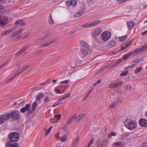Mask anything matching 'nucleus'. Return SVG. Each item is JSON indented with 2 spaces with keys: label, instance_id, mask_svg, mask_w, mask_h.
<instances>
[{
  "label": "nucleus",
  "instance_id": "79ce46f5",
  "mask_svg": "<svg viewBox=\"0 0 147 147\" xmlns=\"http://www.w3.org/2000/svg\"><path fill=\"white\" fill-rule=\"evenodd\" d=\"M128 70H125L123 72L121 73L120 74L121 76H125L128 73Z\"/></svg>",
  "mask_w": 147,
  "mask_h": 147
},
{
  "label": "nucleus",
  "instance_id": "9d476101",
  "mask_svg": "<svg viewBox=\"0 0 147 147\" xmlns=\"http://www.w3.org/2000/svg\"><path fill=\"white\" fill-rule=\"evenodd\" d=\"M6 113L0 115V124L3 123L9 119V116Z\"/></svg>",
  "mask_w": 147,
  "mask_h": 147
},
{
  "label": "nucleus",
  "instance_id": "c03bdc74",
  "mask_svg": "<svg viewBox=\"0 0 147 147\" xmlns=\"http://www.w3.org/2000/svg\"><path fill=\"white\" fill-rule=\"evenodd\" d=\"M113 101L114 102H117V101H119V102H118V104L121 102V99L118 97L115 98H114Z\"/></svg>",
  "mask_w": 147,
  "mask_h": 147
},
{
  "label": "nucleus",
  "instance_id": "cd10ccee",
  "mask_svg": "<svg viewBox=\"0 0 147 147\" xmlns=\"http://www.w3.org/2000/svg\"><path fill=\"white\" fill-rule=\"evenodd\" d=\"M76 116V115H73L69 119V120H68L66 123V125H68L70 124V123H71L72 121L73 120V119L74 118V117H75Z\"/></svg>",
  "mask_w": 147,
  "mask_h": 147
},
{
  "label": "nucleus",
  "instance_id": "72a5a7b5",
  "mask_svg": "<svg viewBox=\"0 0 147 147\" xmlns=\"http://www.w3.org/2000/svg\"><path fill=\"white\" fill-rule=\"evenodd\" d=\"M58 42L57 41V40H52L51 41H50L47 42V46H49L50 45L53 43H57Z\"/></svg>",
  "mask_w": 147,
  "mask_h": 147
},
{
  "label": "nucleus",
  "instance_id": "c9c22d12",
  "mask_svg": "<svg viewBox=\"0 0 147 147\" xmlns=\"http://www.w3.org/2000/svg\"><path fill=\"white\" fill-rule=\"evenodd\" d=\"M127 36H123L121 37H119V41L121 42H123L125 40L127 39Z\"/></svg>",
  "mask_w": 147,
  "mask_h": 147
},
{
  "label": "nucleus",
  "instance_id": "bf43d9fd",
  "mask_svg": "<svg viewBox=\"0 0 147 147\" xmlns=\"http://www.w3.org/2000/svg\"><path fill=\"white\" fill-rule=\"evenodd\" d=\"M28 66H26L24 67H23L22 68H21L22 70H23V71L26 70L28 67Z\"/></svg>",
  "mask_w": 147,
  "mask_h": 147
},
{
  "label": "nucleus",
  "instance_id": "473e14b6",
  "mask_svg": "<svg viewBox=\"0 0 147 147\" xmlns=\"http://www.w3.org/2000/svg\"><path fill=\"white\" fill-rule=\"evenodd\" d=\"M142 69V67H140L137 68L134 70V73L135 74H137L140 72Z\"/></svg>",
  "mask_w": 147,
  "mask_h": 147
},
{
  "label": "nucleus",
  "instance_id": "f8f14e48",
  "mask_svg": "<svg viewBox=\"0 0 147 147\" xmlns=\"http://www.w3.org/2000/svg\"><path fill=\"white\" fill-rule=\"evenodd\" d=\"M123 82L121 81L115 83H111L109 85V87L111 88H114L121 86Z\"/></svg>",
  "mask_w": 147,
  "mask_h": 147
},
{
  "label": "nucleus",
  "instance_id": "13d9d810",
  "mask_svg": "<svg viewBox=\"0 0 147 147\" xmlns=\"http://www.w3.org/2000/svg\"><path fill=\"white\" fill-rule=\"evenodd\" d=\"M127 48V47H126V46H125V45L124 46H123V47H122L121 48V49L119 50V51H121V50H125V49H126Z\"/></svg>",
  "mask_w": 147,
  "mask_h": 147
},
{
  "label": "nucleus",
  "instance_id": "7c9ffc66",
  "mask_svg": "<svg viewBox=\"0 0 147 147\" xmlns=\"http://www.w3.org/2000/svg\"><path fill=\"white\" fill-rule=\"evenodd\" d=\"M83 61V60L82 59L81 57L78 58L76 61V64H80L82 63Z\"/></svg>",
  "mask_w": 147,
  "mask_h": 147
},
{
  "label": "nucleus",
  "instance_id": "8fccbe9b",
  "mask_svg": "<svg viewBox=\"0 0 147 147\" xmlns=\"http://www.w3.org/2000/svg\"><path fill=\"white\" fill-rule=\"evenodd\" d=\"M54 91L57 93H59L60 90L57 87H56L54 89Z\"/></svg>",
  "mask_w": 147,
  "mask_h": 147
},
{
  "label": "nucleus",
  "instance_id": "37998d69",
  "mask_svg": "<svg viewBox=\"0 0 147 147\" xmlns=\"http://www.w3.org/2000/svg\"><path fill=\"white\" fill-rule=\"evenodd\" d=\"M92 89L90 90L88 92V93L86 94L85 96L83 98V99L82 100V101H83L84 100H85L88 97V96L89 94L91 93V91H92Z\"/></svg>",
  "mask_w": 147,
  "mask_h": 147
},
{
  "label": "nucleus",
  "instance_id": "393cba45",
  "mask_svg": "<svg viewBox=\"0 0 147 147\" xmlns=\"http://www.w3.org/2000/svg\"><path fill=\"white\" fill-rule=\"evenodd\" d=\"M15 30V29L14 28H11L6 31L3 32V33L2 34V35H4L6 34H8L9 32L14 31Z\"/></svg>",
  "mask_w": 147,
  "mask_h": 147
},
{
  "label": "nucleus",
  "instance_id": "c85d7f7f",
  "mask_svg": "<svg viewBox=\"0 0 147 147\" xmlns=\"http://www.w3.org/2000/svg\"><path fill=\"white\" fill-rule=\"evenodd\" d=\"M132 55V53L130 52L126 55L123 56V59L125 60L127 59H128L129 57Z\"/></svg>",
  "mask_w": 147,
  "mask_h": 147
},
{
  "label": "nucleus",
  "instance_id": "58836bf2",
  "mask_svg": "<svg viewBox=\"0 0 147 147\" xmlns=\"http://www.w3.org/2000/svg\"><path fill=\"white\" fill-rule=\"evenodd\" d=\"M53 126H51L46 131L45 134V136H47L50 133L53 128Z\"/></svg>",
  "mask_w": 147,
  "mask_h": 147
},
{
  "label": "nucleus",
  "instance_id": "a878e982",
  "mask_svg": "<svg viewBox=\"0 0 147 147\" xmlns=\"http://www.w3.org/2000/svg\"><path fill=\"white\" fill-rule=\"evenodd\" d=\"M140 59H138L133 61V62L134 63V64L131 65L130 67H133L135 65L138 64L139 63H140Z\"/></svg>",
  "mask_w": 147,
  "mask_h": 147
},
{
  "label": "nucleus",
  "instance_id": "dca6fc26",
  "mask_svg": "<svg viewBox=\"0 0 147 147\" xmlns=\"http://www.w3.org/2000/svg\"><path fill=\"white\" fill-rule=\"evenodd\" d=\"M115 42L114 41L112 40L107 44L106 47L107 49H109L115 46Z\"/></svg>",
  "mask_w": 147,
  "mask_h": 147
},
{
  "label": "nucleus",
  "instance_id": "4be33fe9",
  "mask_svg": "<svg viewBox=\"0 0 147 147\" xmlns=\"http://www.w3.org/2000/svg\"><path fill=\"white\" fill-rule=\"evenodd\" d=\"M85 10V8H83L81 10L79 11L77 13H76L75 15V17L78 18L80 17L81 15L83 13V12Z\"/></svg>",
  "mask_w": 147,
  "mask_h": 147
},
{
  "label": "nucleus",
  "instance_id": "39448f33",
  "mask_svg": "<svg viewBox=\"0 0 147 147\" xmlns=\"http://www.w3.org/2000/svg\"><path fill=\"white\" fill-rule=\"evenodd\" d=\"M102 31V29L100 28L96 27L92 32V36L94 38H96L101 33Z\"/></svg>",
  "mask_w": 147,
  "mask_h": 147
},
{
  "label": "nucleus",
  "instance_id": "0e129e2a",
  "mask_svg": "<svg viewBox=\"0 0 147 147\" xmlns=\"http://www.w3.org/2000/svg\"><path fill=\"white\" fill-rule=\"evenodd\" d=\"M23 101L24 100L23 99H20L18 100V102H19L21 103L23 102Z\"/></svg>",
  "mask_w": 147,
  "mask_h": 147
},
{
  "label": "nucleus",
  "instance_id": "f704fd0d",
  "mask_svg": "<svg viewBox=\"0 0 147 147\" xmlns=\"http://www.w3.org/2000/svg\"><path fill=\"white\" fill-rule=\"evenodd\" d=\"M30 34L29 32H27L26 33V34L24 36H23L22 35H21L18 37V38H20V37H22L23 38H25L28 37Z\"/></svg>",
  "mask_w": 147,
  "mask_h": 147
},
{
  "label": "nucleus",
  "instance_id": "bb28decb",
  "mask_svg": "<svg viewBox=\"0 0 147 147\" xmlns=\"http://www.w3.org/2000/svg\"><path fill=\"white\" fill-rule=\"evenodd\" d=\"M100 23V21L97 20L91 23L92 26H95L99 24Z\"/></svg>",
  "mask_w": 147,
  "mask_h": 147
},
{
  "label": "nucleus",
  "instance_id": "e433bc0d",
  "mask_svg": "<svg viewBox=\"0 0 147 147\" xmlns=\"http://www.w3.org/2000/svg\"><path fill=\"white\" fill-rule=\"evenodd\" d=\"M37 104L36 102H34L32 105V109L33 111H34L36 109V107L37 106Z\"/></svg>",
  "mask_w": 147,
  "mask_h": 147
},
{
  "label": "nucleus",
  "instance_id": "052dcab7",
  "mask_svg": "<svg viewBox=\"0 0 147 147\" xmlns=\"http://www.w3.org/2000/svg\"><path fill=\"white\" fill-rule=\"evenodd\" d=\"M126 1V0H117L118 2L119 3L125 2Z\"/></svg>",
  "mask_w": 147,
  "mask_h": 147
},
{
  "label": "nucleus",
  "instance_id": "f257e3e1",
  "mask_svg": "<svg viewBox=\"0 0 147 147\" xmlns=\"http://www.w3.org/2000/svg\"><path fill=\"white\" fill-rule=\"evenodd\" d=\"M81 53L85 55L89 54L91 52V48L86 42L83 41L81 42Z\"/></svg>",
  "mask_w": 147,
  "mask_h": 147
},
{
  "label": "nucleus",
  "instance_id": "4468645a",
  "mask_svg": "<svg viewBox=\"0 0 147 147\" xmlns=\"http://www.w3.org/2000/svg\"><path fill=\"white\" fill-rule=\"evenodd\" d=\"M76 0H71V1H68L67 2V5L70 7H74L76 5Z\"/></svg>",
  "mask_w": 147,
  "mask_h": 147
},
{
  "label": "nucleus",
  "instance_id": "4c0bfd02",
  "mask_svg": "<svg viewBox=\"0 0 147 147\" xmlns=\"http://www.w3.org/2000/svg\"><path fill=\"white\" fill-rule=\"evenodd\" d=\"M123 144V142H115L113 144V145H118L120 146H122Z\"/></svg>",
  "mask_w": 147,
  "mask_h": 147
},
{
  "label": "nucleus",
  "instance_id": "69168bd1",
  "mask_svg": "<svg viewBox=\"0 0 147 147\" xmlns=\"http://www.w3.org/2000/svg\"><path fill=\"white\" fill-rule=\"evenodd\" d=\"M3 63L2 64L1 66H0V69L2 68L6 63Z\"/></svg>",
  "mask_w": 147,
  "mask_h": 147
},
{
  "label": "nucleus",
  "instance_id": "2eb2a0df",
  "mask_svg": "<svg viewBox=\"0 0 147 147\" xmlns=\"http://www.w3.org/2000/svg\"><path fill=\"white\" fill-rule=\"evenodd\" d=\"M19 145L18 143H12L9 142L6 144V147H19Z\"/></svg>",
  "mask_w": 147,
  "mask_h": 147
},
{
  "label": "nucleus",
  "instance_id": "e2e57ef3",
  "mask_svg": "<svg viewBox=\"0 0 147 147\" xmlns=\"http://www.w3.org/2000/svg\"><path fill=\"white\" fill-rule=\"evenodd\" d=\"M59 133H57L55 135V137L57 138L56 139L57 140H59L60 138V137H59Z\"/></svg>",
  "mask_w": 147,
  "mask_h": 147
},
{
  "label": "nucleus",
  "instance_id": "603ef678",
  "mask_svg": "<svg viewBox=\"0 0 147 147\" xmlns=\"http://www.w3.org/2000/svg\"><path fill=\"white\" fill-rule=\"evenodd\" d=\"M49 22L51 24H54V22L53 20L52 19L51 16L50 18L49 19Z\"/></svg>",
  "mask_w": 147,
  "mask_h": 147
},
{
  "label": "nucleus",
  "instance_id": "6e6552de",
  "mask_svg": "<svg viewBox=\"0 0 147 147\" xmlns=\"http://www.w3.org/2000/svg\"><path fill=\"white\" fill-rule=\"evenodd\" d=\"M107 141V140H99L97 143V147H106Z\"/></svg>",
  "mask_w": 147,
  "mask_h": 147
},
{
  "label": "nucleus",
  "instance_id": "b1692460",
  "mask_svg": "<svg viewBox=\"0 0 147 147\" xmlns=\"http://www.w3.org/2000/svg\"><path fill=\"white\" fill-rule=\"evenodd\" d=\"M28 47H25L22 48L21 50H20L17 53L16 55V56H18V55L20 54L21 53L24 52L25 50H26L28 49Z\"/></svg>",
  "mask_w": 147,
  "mask_h": 147
},
{
  "label": "nucleus",
  "instance_id": "f03ea898",
  "mask_svg": "<svg viewBox=\"0 0 147 147\" xmlns=\"http://www.w3.org/2000/svg\"><path fill=\"white\" fill-rule=\"evenodd\" d=\"M124 125L126 127L130 130L136 129L137 127V123L134 120L131 119L126 120L124 122Z\"/></svg>",
  "mask_w": 147,
  "mask_h": 147
},
{
  "label": "nucleus",
  "instance_id": "a211bd4d",
  "mask_svg": "<svg viewBox=\"0 0 147 147\" xmlns=\"http://www.w3.org/2000/svg\"><path fill=\"white\" fill-rule=\"evenodd\" d=\"M25 24V22L24 21L20 20L16 21L15 23V26H17L19 25L23 26Z\"/></svg>",
  "mask_w": 147,
  "mask_h": 147
},
{
  "label": "nucleus",
  "instance_id": "a19ab883",
  "mask_svg": "<svg viewBox=\"0 0 147 147\" xmlns=\"http://www.w3.org/2000/svg\"><path fill=\"white\" fill-rule=\"evenodd\" d=\"M16 76L17 74H15L13 76L11 77L10 79H9L7 81V83H8L11 81Z\"/></svg>",
  "mask_w": 147,
  "mask_h": 147
},
{
  "label": "nucleus",
  "instance_id": "49530a36",
  "mask_svg": "<svg viewBox=\"0 0 147 147\" xmlns=\"http://www.w3.org/2000/svg\"><path fill=\"white\" fill-rule=\"evenodd\" d=\"M122 62V60L121 59H119L118 60L116 61V63L115 64H114V66H115L116 65H117L120 63L121 62Z\"/></svg>",
  "mask_w": 147,
  "mask_h": 147
},
{
  "label": "nucleus",
  "instance_id": "774afa93",
  "mask_svg": "<svg viewBox=\"0 0 147 147\" xmlns=\"http://www.w3.org/2000/svg\"><path fill=\"white\" fill-rule=\"evenodd\" d=\"M147 33V30H146L144 32L142 33V35H144L145 34H146Z\"/></svg>",
  "mask_w": 147,
  "mask_h": 147
},
{
  "label": "nucleus",
  "instance_id": "aec40b11",
  "mask_svg": "<svg viewBox=\"0 0 147 147\" xmlns=\"http://www.w3.org/2000/svg\"><path fill=\"white\" fill-rule=\"evenodd\" d=\"M45 94L43 93H40L36 96V99L38 101L41 98H43Z\"/></svg>",
  "mask_w": 147,
  "mask_h": 147
},
{
  "label": "nucleus",
  "instance_id": "9b49d317",
  "mask_svg": "<svg viewBox=\"0 0 147 147\" xmlns=\"http://www.w3.org/2000/svg\"><path fill=\"white\" fill-rule=\"evenodd\" d=\"M30 107V105L29 104H27L25 107L21 109L20 111L22 113H24L26 111H28V113H32L30 111H28Z\"/></svg>",
  "mask_w": 147,
  "mask_h": 147
},
{
  "label": "nucleus",
  "instance_id": "de8ad7c7",
  "mask_svg": "<svg viewBox=\"0 0 147 147\" xmlns=\"http://www.w3.org/2000/svg\"><path fill=\"white\" fill-rule=\"evenodd\" d=\"M116 135V134L115 132H112L108 136L110 138L112 136H115Z\"/></svg>",
  "mask_w": 147,
  "mask_h": 147
},
{
  "label": "nucleus",
  "instance_id": "09e8293b",
  "mask_svg": "<svg viewBox=\"0 0 147 147\" xmlns=\"http://www.w3.org/2000/svg\"><path fill=\"white\" fill-rule=\"evenodd\" d=\"M44 101L45 102H49L50 99L49 97L47 96L44 98Z\"/></svg>",
  "mask_w": 147,
  "mask_h": 147
},
{
  "label": "nucleus",
  "instance_id": "f3484780",
  "mask_svg": "<svg viewBox=\"0 0 147 147\" xmlns=\"http://www.w3.org/2000/svg\"><path fill=\"white\" fill-rule=\"evenodd\" d=\"M24 31V29H21L18 30V31H15L11 35V37H13L15 36L18 35L19 34H20L22 33Z\"/></svg>",
  "mask_w": 147,
  "mask_h": 147
},
{
  "label": "nucleus",
  "instance_id": "4d7b16f0",
  "mask_svg": "<svg viewBox=\"0 0 147 147\" xmlns=\"http://www.w3.org/2000/svg\"><path fill=\"white\" fill-rule=\"evenodd\" d=\"M22 72H23V70H22L21 69H20L17 71L16 74L17 75L19 74L20 73H22Z\"/></svg>",
  "mask_w": 147,
  "mask_h": 147
},
{
  "label": "nucleus",
  "instance_id": "6e6d98bb",
  "mask_svg": "<svg viewBox=\"0 0 147 147\" xmlns=\"http://www.w3.org/2000/svg\"><path fill=\"white\" fill-rule=\"evenodd\" d=\"M69 80H65L64 81L61 82L60 83V84H63V83H65V84H67L69 82Z\"/></svg>",
  "mask_w": 147,
  "mask_h": 147
},
{
  "label": "nucleus",
  "instance_id": "20e7f679",
  "mask_svg": "<svg viewBox=\"0 0 147 147\" xmlns=\"http://www.w3.org/2000/svg\"><path fill=\"white\" fill-rule=\"evenodd\" d=\"M111 32L107 31L102 32L101 34L102 39L103 41H106L108 40L111 36Z\"/></svg>",
  "mask_w": 147,
  "mask_h": 147
},
{
  "label": "nucleus",
  "instance_id": "412c9836",
  "mask_svg": "<svg viewBox=\"0 0 147 147\" xmlns=\"http://www.w3.org/2000/svg\"><path fill=\"white\" fill-rule=\"evenodd\" d=\"M127 25L130 29H132L135 25V23L133 21H130L127 22Z\"/></svg>",
  "mask_w": 147,
  "mask_h": 147
},
{
  "label": "nucleus",
  "instance_id": "680f3d73",
  "mask_svg": "<svg viewBox=\"0 0 147 147\" xmlns=\"http://www.w3.org/2000/svg\"><path fill=\"white\" fill-rule=\"evenodd\" d=\"M66 98H65V96H63V97L62 98H60V99H59V100H58V101L59 102L60 101H62V100H65V99Z\"/></svg>",
  "mask_w": 147,
  "mask_h": 147
},
{
  "label": "nucleus",
  "instance_id": "5701e85b",
  "mask_svg": "<svg viewBox=\"0 0 147 147\" xmlns=\"http://www.w3.org/2000/svg\"><path fill=\"white\" fill-rule=\"evenodd\" d=\"M118 102H119V101H117V102H114L113 101L109 107L111 109H114L118 105Z\"/></svg>",
  "mask_w": 147,
  "mask_h": 147
},
{
  "label": "nucleus",
  "instance_id": "1a4fd4ad",
  "mask_svg": "<svg viewBox=\"0 0 147 147\" xmlns=\"http://www.w3.org/2000/svg\"><path fill=\"white\" fill-rule=\"evenodd\" d=\"M8 18L7 17L4 16L0 17V24L3 26L8 23Z\"/></svg>",
  "mask_w": 147,
  "mask_h": 147
},
{
  "label": "nucleus",
  "instance_id": "338daca9",
  "mask_svg": "<svg viewBox=\"0 0 147 147\" xmlns=\"http://www.w3.org/2000/svg\"><path fill=\"white\" fill-rule=\"evenodd\" d=\"M125 89L127 90H129V86L128 85H127L125 86Z\"/></svg>",
  "mask_w": 147,
  "mask_h": 147
},
{
  "label": "nucleus",
  "instance_id": "0eeeda50",
  "mask_svg": "<svg viewBox=\"0 0 147 147\" xmlns=\"http://www.w3.org/2000/svg\"><path fill=\"white\" fill-rule=\"evenodd\" d=\"M147 49V43L145 44L143 47L140 49H137L134 50L131 53H132V55H135L136 54L139 53L143 52Z\"/></svg>",
  "mask_w": 147,
  "mask_h": 147
},
{
  "label": "nucleus",
  "instance_id": "ddd939ff",
  "mask_svg": "<svg viewBox=\"0 0 147 147\" xmlns=\"http://www.w3.org/2000/svg\"><path fill=\"white\" fill-rule=\"evenodd\" d=\"M140 124L142 127L147 126V119H140L139 121Z\"/></svg>",
  "mask_w": 147,
  "mask_h": 147
},
{
  "label": "nucleus",
  "instance_id": "5fc2aeb1",
  "mask_svg": "<svg viewBox=\"0 0 147 147\" xmlns=\"http://www.w3.org/2000/svg\"><path fill=\"white\" fill-rule=\"evenodd\" d=\"M61 114H59L58 115H55V117L57 119V120H59L60 119V117H61Z\"/></svg>",
  "mask_w": 147,
  "mask_h": 147
},
{
  "label": "nucleus",
  "instance_id": "6ab92c4d",
  "mask_svg": "<svg viewBox=\"0 0 147 147\" xmlns=\"http://www.w3.org/2000/svg\"><path fill=\"white\" fill-rule=\"evenodd\" d=\"M85 115L84 114L80 115L76 117L74 120H76L77 122L79 121L82 119L85 116Z\"/></svg>",
  "mask_w": 147,
  "mask_h": 147
},
{
  "label": "nucleus",
  "instance_id": "864d4df0",
  "mask_svg": "<svg viewBox=\"0 0 147 147\" xmlns=\"http://www.w3.org/2000/svg\"><path fill=\"white\" fill-rule=\"evenodd\" d=\"M141 147H147V142H144L143 143L141 146Z\"/></svg>",
  "mask_w": 147,
  "mask_h": 147
},
{
  "label": "nucleus",
  "instance_id": "423d86ee",
  "mask_svg": "<svg viewBox=\"0 0 147 147\" xmlns=\"http://www.w3.org/2000/svg\"><path fill=\"white\" fill-rule=\"evenodd\" d=\"M9 140L12 142H16L19 140V136L16 132L10 134L9 135Z\"/></svg>",
  "mask_w": 147,
  "mask_h": 147
},
{
  "label": "nucleus",
  "instance_id": "a18cd8bd",
  "mask_svg": "<svg viewBox=\"0 0 147 147\" xmlns=\"http://www.w3.org/2000/svg\"><path fill=\"white\" fill-rule=\"evenodd\" d=\"M94 141V139L93 138H92L88 143V145L87 146V147H89L91 146V144L93 143Z\"/></svg>",
  "mask_w": 147,
  "mask_h": 147
},
{
  "label": "nucleus",
  "instance_id": "c756f323",
  "mask_svg": "<svg viewBox=\"0 0 147 147\" xmlns=\"http://www.w3.org/2000/svg\"><path fill=\"white\" fill-rule=\"evenodd\" d=\"M79 139L78 138H77L75 139L72 143V147H74L76 146V144L78 142Z\"/></svg>",
  "mask_w": 147,
  "mask_h": 147
},
{
  "label": "nucleus",
  "instance_id": "ea45409f",
  "mask_svg": "<svg viewBox=\"0 0 147 147\" xmlns=\"http://www.w3.org/2000/svg\"><path fill=\"white\" fill-rule=\"evenodd\" d=\"M91 23L90 24H86L82 25V27H92Z\"/></svg>",
  "mask_w": 147,
  "mask_h": 147
},
{
  "label": "nucleus",
  "instance_id": "3c124183",
  "mask_svg": "<svg viewBox=\"0 0 147 147\" xmlns=\"http://www.w3.org/2000/svg\"><path fill=\"white\" fill-rule=\"evenodd\" d=\"M131 43L132 42L131 41H129L126 44H125V46H126V47L127 48L131 44Z\"/></svg>",
  "mask_w": 147,
  "mask_h": 147
},
{
  "label": "nucleus",
  "instance_id": "2f4dec72",
  "mask_svg": "<svg viewBox=\"0 0 147 147\" xmlns=\"http://www.w3.org/2000/svg\"><path fill=\"white\" fill-rule=\"evenodd\" d=\"M67 135H65L61 137H60L59 140L61 141L62 142H65L67 139Z\"/></svg>",
  "mask_w": 147,
  "mask_h": 147
},
{
  "label": "nucleus",
  "instance_id": "7ed1b4c3",
  "mask_svg": "<svg viewBox=\"0 0 147 147\" xmlns=\"http://www.w3.org/2000/svg\"><path fill=\"white\" fill-rule=\"evenodd\" d=\"M9 116V119L11 118H13L14 120H16L20 117V112L18 111L14 110L10 112V113H7Z\"/></svg>",
  "mask_w": 147,
  "mask_h": 147
}]
</instances>
